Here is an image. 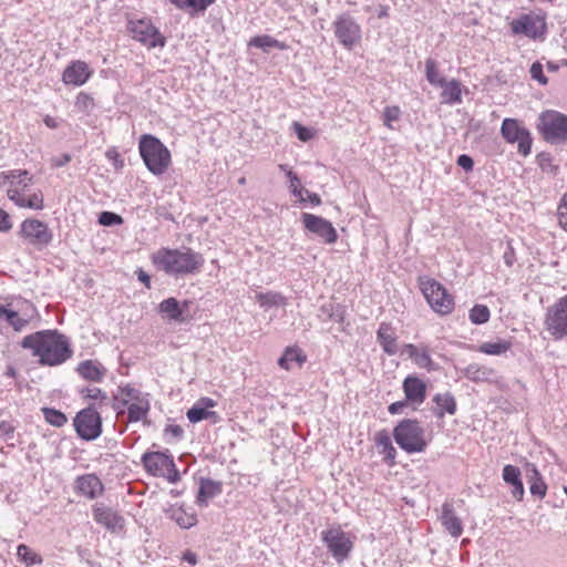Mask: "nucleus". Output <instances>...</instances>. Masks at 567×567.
Here are the masks:
<instances>
[{
    "mask_svg": "<svg viewBox=\"0 0 567 567\" xmlns=\"http://www.w3.org/2000/svg\"><path fill=\"white\" fill-rule=\"evenodd\" d=\"M21 347L31 351L41 365L56 367L68 361L73 350L66 336L58 330H41L25 336Z\"/></svg>",
    "mask_w": 567,
    "mask_h": 567,
    "instance_id": "f257e3e1",
    "label": "nucleus"
},
{
    "mask_svg": "<svg viewBox=\"0 0 567 567\" xmlns=\"http://www.w3.org/2000/svg\"><path fill=\"white\" fill-rule=\"evenodd\" d=\"M33 177L25 169H10L0 173V186L8 198L19 208L41 210L44 198L41 190L32 192Z\"/></svg>",
    "mask_w": 567,
    "mask_h": 567,
    "instance_id": "f03ea898",
    "label": "nucleus"
},
{
    "mask_svg": "<svg viewBox=\"0 0 567 567\" xmlns=\"http://www.w3.org/2000/svg\"><path fill=\"white\" fill-rule=\"evenodd\" d=\"M153 264L167 275L185 276L200 270L205 259L200 252L188 247L161 248L152 256Z\"/></svg>",
    "mask_w": 567,
    "mask_h": 567,
    "instance_id": "7ed1b4c3",
    "label": "nucleus"
},
{
    "mask_svg": "<svg viewBox=\"0 0 567 567\" xmlns=\"http://www.w3.org/2000/svg\"><path fill=\"white\" fill-rule=\"evenodd\" d=\"M138 152L146 168L156 176L163 175L172 163L169 150L152 134L140 137Z\"/></svg>",
    "mask_w": 567,
    "mask_h": 567,
    "instance_id": "20e7f679",
    "label": "nucleus"
},
{
    "mask_svg": "<svg viewBox=\"0 0 567 567\" xmlns=\"http://www.w3.org/2000/svg\"><path fill=\"white\" fill-rule=\"evenodd\" d=\"M395 443L408 454L422 453L427 446L425 430L415 419H404L393 429Z\"/></svg>",
    "mask_w": 567,
    "mask_h": 567,
    "instance_id": "39448f33",
    "label": "nucleus"
},
{
    "mask_svg": "<svg viewBox=\"0 0 567 567\" xmlns=\"http://www.w3.org/2000/svg\"><path fill=\"white\" fill-rule=\"evenodd\" d=\"M417 282L421 292L434 312L445 316L453 311V296L447 292L441 282L429 276H420Z\"/></svg>",
    "mask_w": 567,
    "mask_h": 567,
    "instance_id": "423d86ee",
    "label": "nucleus"
},
{
    "mask_svg": "<svg viewBox=\"0 0 567 567\" xmlns=\"http://www.w3.org/2000/svg\"><path fill=\"white\" fill-rule=\"evenodd\" d=\"M145 471L155 477H165L169 483L175 484L181 480L174 457L167 452H145L141 457Z\"/></svg>",
    "mask_w": 567,
    "mask_h": 567,
    "instance_id": "0eeeda50",
    "label": "nucleus"
},
{
    "mask_svg": "<svg viewBox=\"0 0 567 567\" xmlns=\"http://www.w3.org/2000/svg\"><path fill=\"white\" fill-rule=\"evenodd\" d=\"M537 128L543 138L551 144L567 141V115L547 110L539 114Z\"/></svg>",
    "mask_w": 567,
    "mask_h": 567,
    "instance_id": "6e6552de",
    "label": "nucleus"
},
{
    "mask_svg": "<svg viewBox=\"0 0 567 567\" xmlns=\"http://www.w3.org/2000/svg\"><path fill=\"white\" fill-rule=\"evenodd\" d=\"M320 536L329 554L338 564L344 563L350 557L353 550V540L340 526L324 529Z\"/></svg>",
    "mask_w": 567,
    "mask_h": 567,
    "instance_id": "1a4fd4ad",
    "label": "nucleus"
},
{
    "mask_svg": "<svg viewBox=\"0 0 567 567\" xmlns=\"http://www.w3.org/2000/svg\"><path fill=\"white\" fill-rule=\"evenodd\" d=\"M18 235L25 244L37 249L48 247L53 240V233L48 224L37 218L24 219L20 224Z\"/></svg>",
    "mask_w": 567,
    "mask_h": 567,
    "instance_id": "9d476101",
    "label": "nucleus"
},
{
    "mask_svg": "<svg viewBox=\"0 0 567 567\" xmlns=\"http://www.w3.org/2000/svg\"><path fill=\"white\" fill-rule=\"evenodd\" d=\"M127 30L134 40L141 42L148 49L164 48L166 44V38L148 18L128 20Z\"/></svg>",
    "mask_w": 567,
    "mask_h": 567,
    "instance_id": "9b49d317",
    "label": "nucleus"
},
{
    "mask_svg": "<svg viewBox=\"0 0 567 567\" xmlns=\"http://www.w3.org/2000/svg\"><path fill=\"white\" fill-rule=\"evenodd\" d=\"M501 135L508 144L517 143V151L520 155L528 156L530 154L532 134L517 118H504L501 125Z\"/></svg>",
    "mask_w": 567,
    "mask_h": 567,
    "instance_id": "f8f14e48",
    "label": "nucleus"
},
{
    "mask_svg": "<svg viewBox=\"0 0 567 567\" xmlns=\"http://www.w3.org/2000/svg\"><path fill=\"white\" fill-rule=\"evenodd\" d=\"M73 424L76 434L84 441L96 440L102 434V417L93 406L78 412Z\"/></svg>",
    "mask_w": 567,
    "mask_h": 567,
    "instance_id": "ddd939ff",
    "label": "nucleus"
},
{
    "mask_svg": "<svg viewBox=\"0 0 567 567\" xmlns=\"http://www.w3.org/2000/svg\"><path fill=\"white\" fill-rule=\"evenodd\" d=\"M337 41L346 49L351 50L362 37L360 24L349 13L337 16L332 23Z\"/></svg>",
    "mask_w": 567,
    "mask_h": 567,
    "instance_id": "4468645a",
    "label": "nucleus"
},
{
    "mask_svg": "<svg viewBox=\"0 0 567 567\" xmlns=\"http://www.w3.org/2000/svg\"><path fill=\"white\" fill-rule=\"evenodd\" d=\"M545 326L554 340L567 338V295L547 309Z\"/></svg>",
    "mask_w": 567,
    "mask_h": 567,
    "instance_id": "2eb2a0df",
    "label": "nucleus"
},
{
    "mask_svg": "<svg viewBox=\"0 0 567 567\" xmlns=\"http://www.w3.org/2000/svg\"><path fill=\"white\" fill-rule=\"evenodd\" d=\"M301 220L306 230L319 237L323 243L334 244L338 240V233L328 219L310 213H303Z\"/></svg>",
    "mask_w": 567,
    "mask_h": 567,
    "instance_id": "dca6fc26",
    "label": "nucleus"
},
{
    "mask_svg": "<svg viewBox=\"0 0 567 567\" xmlns=\"http://www.w3.org/2000/svg\"><path fill=\"white\" fill-rule=\"evenodd\" d=\"M511 27L515 34H524L534 40L543 38L546 33V23L537 16L524 14L515 19Z\"/></svg>",
    "mask_w": 567,
    "mask_h": 567,
    "instance_id": "f3484780",
    "label": "nucleus"
},
{
    "mask_svg": "<svg viewBox=\"0 0 567 567\" xmlns=\"http://www.w3.org/2000/svg\"><path fill=\"white\" fill-rule=\"evenodd\" d=\"M217 402L208 396H203L187 411L186 415L190 423H198L204 420H209L212 423H217L219 420L218 414L209 409L215 408Z\"/></svg>",
    "mask_w": 567,
    "mask_h": 567,
    "instance_id": "a211bd4d",
    "label": "nucleus"
},
{
    "mask_svg": "<svg viewBox=\"0 0 567 567\" xmlns=\"http://www.w3.org/2000/svg\"><path fill=\"white\" fill-rule=\"evenodd\" d=\"M93 71L84 61H72L62 73V82L66 85L82 86L92 76Z\"/></svg>",
    "mask_w": 567,
    "mask_h": 567,
    "instance_id": "6ab92c4d",
    "label": "nucleus"
},
{
    "mask_svg": "<svg viewBox=\"0 0 567 567\" xmlns=\"http://www.w3.org/2000/svg\"><path fill=\"white\" fill-rule=\"evenodd\" d=\"M74 489L79 495L95 499L103 493L104 486L95 474H84L76 477Z\"/></svg>",
    "mask_w": 567,
    "mask_h": 567,
    "instance_id": "aec40b11",
    "label": "nucleus"
},
{
    "mask_svg": "<svg viewBox=\"0 0 567 567\" xmlns=\"http://www.w3.org/2000/svg\"><path fill=\"white\" fill-rule=\"evenodd\" d=\"M403 353L406 354L419 368L429 372L436 371L437 365L432 360L427 346L404 344Z\"/></svg>",
    "mask_w": 567,
    "mask_h": 567,
    "instance_id": "412c9836",
    "label": "nucleus"
},
{
    "mask_svg": "<svg viewBox=\"0 0 567 567\" xmlns=\"http://www.w3.org/2000/svg\"><path fill=\"white\" fill-rule=\"evenodd\" d=\"M402 389L406 401L413 404H422L426 399V384L416 375H408L403 380Z\"/></svg>",
    "mask_w": 567,
    "mask_h": 567,
    "instance_id": "4be33fe9",
    "label": "nucleus"
},
{
    "mask_svg": "<svg viewBox=\"0 0 567 567\" xmlns=\"http://www.w3.org/2000/svg\"><path fill=\"white\" fill-rule=\"evenodd\" d=\"M75 371L82 379L95 383L102 382L107 373L106 368L101 362L91 359L81 361Z\"/></svg>",
    "mask_w": 567,
    "mask_h": 567,
    "instance_id": "5701e85b",
    "label": "nucleus"
},
{
    "mask_svg": "<svg viewBox=\"0 0 567 567\" xmlns=\"http://www.w3.org/2000/svg\"><path fill=\"white\" fill-rule=\"evenodd\" d=\"M223 492V485L218 481L212 478L202 477L199 480L198 492L196 496V503L200 507L208 506L209 502L220 495Z\"/></svg>",
    "mask_w": 567,
    "mask_h": 567,
    "instance_id": "b1692460",
    "label": "nucleus"
},
{
    "mask_svg": "<svg viewBox=\"0 0 567 567\" xmlns=\"http://www.w3.org/2000/svg\"><path fill=\"white\" fill-rule=\"evenodd\" d=\"M398 337L393 327L388 322H381L377 331V341L388 355L398 353Z\"/></svg>",
    "mask_w": 567,
    "mask_h": 567,
    "instance_id": "393cba45",
    "label": "nucleus"
},
{
    "mask_svg": "<svg viewBox=\"0 0 567 567\" xmlns=\"http://www.w3.org/2000/svg\"><path fill=\"white\" fill-rule=\"evenodd\" d=\"M93 516L97 524L103 525L112 532L123 527V518L111 508L96 506L93 509Z\"/></svg>",
    "mask_w": 567,
    "mask_h": 567,
    "instance_id": "a878e982",
    "label": "nucleus"
},
{
    "mask_svg": "<svg viewBox=\"0 0 567 567\" xmlns=\"http://www.w3.org/2000/svg\"><path fill=\"white\" fill-rule=\"evenodd\" d=\"M441 523L452 537L457 538L462 535V520L456 516L453 506L449 503L442 506Z\"/></svg>",
    "mask_w": 567,
    "mask_h": 567,
    "instance_id": "bb28decb",
    "label": "nucleus"
},
{
    "mask_svg": "<svg viewBox=\"0 0 567 567\" xmlns=\"http://www.w3.org/2000/svg\"><path fill=\"white\" fill-rule=\"evenodd\" d=\"M167 516L181 528H190L197 523L196 514L183 505H173L166 511Z\"/></svg>",
    "mask_w": 567,
    "mask_h": 567,
    "instance_id": "cd10ccee",
    "label": "nucleus"
},
{
    "mask_svg": "<svg viewBox=\"0 0 567 567\" xmlns=\"http://www.w3.org/2000/svg\"><path fill=\"white\" fill-rule=\"evenodd\" d=\"M346 306L330 301L322 303L319 307V312L317 317L322 322L334 321L337 323H343L346 320Z\"/></svg>",
    "mask_w": 567,
    "mask_h": 567,
    "instance_id": "c85d7f7f",
    "label": "nucleus"
},
{
    "mask_svg": "<svg viewBox=\"0 0 567 567\" xmlns=\"http://www.w3.org/2000/svg\"><path fill=\"white\" fill-rule=\"evenodd\" d=\"M158 312L164 319L169 321L182 323L185 320L184 308L181 307L179 301L174 297L164 299L158 305Z\"/></svg>",
    "mask_w": 567,
    "mask_h": 567,
    "instance_id": "c756f323",
    "label": "nucleus"
},
{
    "mask_svg": "<svg viewBox=\"0 0 567 567\" xmlns=\"http://www.w3.org/2000/svg\"><path fill=\"white\" fill-rule=\"evenodd\" d=\"M147 398H150L148 393L142 392L140 389L135 388L130 383L125 385H120L117 389V394L115 395V399L123 406H127L131 403H136L140 400H144Z\"/></svg>",
    "mask_w": 567,
    "mask_h": 567,
    "instance_id": "7c9ffc66",
    "label": "nucleus"
},
{
    "mask_svg": "<svg viewBox=\"0 0 567 567\" xmlns=\"http://www.w3.org/2000/svg\"><path fill=\"white\" fill-rule=\"evenodd\" d=\"M375 446L380 454H383V460L389 465L395 463L396 450L392 444L391 437L386 431H380L375 435Z\"/></svg>",
    "mask_w": 567,
    "mask_h": 567,
    "instance_id": "2f4dec72",
    "label": "nucleus"
},
{
    "mask_svg": "<svg viewBox=\"0 0 567 567\" xmlns=\"http://www.w3.org/2000/svg\"><path fill=\"white\" fill-rule=\"evenodd\" d=\"M433 401L437 406L434 410L435 416L443 417L445 413L451 415L456 413V401L451 392L437 393L434 395Z\"/></svg>",
    "mask_w": 567,
    "mask_h": 567,
    "instance_id": "473e14b6",
    "label": "nucleus"
},
{
    "mask_svg": "<svg viewBox=\"0 0 567 567\" xmlns=\"http://www.w3.org/2000/svg\"><path fill=\"white\" fill-rule=\"evenodd\" d=\"M440 87L443 89L441 93L442 103L455 105L462 102V84L460 81L455 79L445 81V84Z\"/></svg>",
    "mask_w": 567,
    "mask_h": 567,
    "instance_id": "72a5a7b5",
    "label": "nucleus"
},
{
    "mask_svg": "<svg viewBox=\"0 0 567 567\" xmlns=\"http://www.w3.org/2000/svg\"><path fill=\"white\" fill-rule=\"evenodd\" d=\"M279 169L282 171L288 179V189L290 194L298 199L301 206H306V198H301V181L296 172H293L287 164H280Z\"/></svg>",
    "mask_w": 567,
    "mask_h": 567,
    "instance_id": "f704fd0d",
    "label": "nucleus"
},
{
    "mask_svg": "<svg viewBox=\"0 0 567 567\" xmlns=\"http://www.w3.org/2000/svg\"><path fill=\"white\" fill-rule=\"evenodd\" d=\"M177 9L188 11L192 16L203 14L215 0H168Z\"/></svg>",
    "mask_w": 567,
    "mask_h": 567,
    "instance_id": "c9c22d12",
    "label": "nucleus"
},
{
    "mask_svg": "<svg viewBox=\"0 0 567 567\" xmlns=\"http://www.w3.org/2000/svg\"><path fill=\"white\" fill-rule=\"evenodd\" d=\"M0 321L8 323L14 331H21L28 324V320L21 318L10 305L2 303H0Z\"/></svg>",
    "mask_w": 567,
    "mask_h": 567,
    "instance_id": "e433bc0d",
    "label": "nucleus"
},
{
    "mask_svg": "<svg viewBox=\"0 0 567 567\" xmlns=\"http://www.w3.org/2000/svg\"><path fill=\"white\" fill-rule=\"evenodd\" d=\"M493 369L481 365L478 363H471L464 369V375L473 382H486L494 377Z\"/></svg>",
    "mask_w": 567,
    "mask_h": 567,
    "instance_id": "4c0bfd02",
    "label": "nucleus"
},
{
    "mask_svg": "<svg viewBox=\"0 0 567 567\" xmlns=\"http://www.w3.org/2000/svg\"><path fill=\"white\" fill-rule=\"evenodd\" d=\"M127 408V421L130 423H135L143 421L148 415L151 410V400L150 398L140 400L136 403H131Z\"/></svg>",
    "mask_w": 567,
    "mask_h": 567,
    "instance_id": "58836bf2",
    "label": "nucleus"
},
{
    "mask_svg": "<svg viewBox=\"0 0 567 567\" xmlns=\"http://www.w3.org/2000/svg\"><path fill=\"white\" fill-rule=\"evenodd\" d=\"M529 492L533 496L544 498L547 493V485L535 465H532L528 474Z\"/></svg>",
    "mask_w": 567,
    "mask_h": 567,
    "instance_id": "ea45409f",
    "label": "nucleus"
},
{
    "mask_svg": "<svg viewBox=\"0 0 567 567\" xmlns=\"http://www.w3.org/2000/svg\"><path fill=\"white\" fill-rule=\"evenodd\" d=\"M249 47L261 49L264 52H269L271 49L286 50L287 45L284 42L278 41L277 39L270 35H256L251 38L248 42Z\"/></svg>",
    "mask_w": 567,
    "mask_h": 567,
    "instance_id": "a19ab883",
    "label": "nucleus"
},
{
    "mask_svg": "<svg viewBox=\"0 0 567 567\" xmlns=\"http://www.w3.org/2000/svg\"><path fill=\"white\" fill-rule=\"evenodd\" d=\"M511 348V341L498 339L497 341L483 342L480 346L478 351L487 355H501L507 352Z\"/></svg>",
    "mask_w": 567,
    "mask_h": 567,
    "instance_id": "79ce46f5",
    "label": "nucleus"
},
{
    "mask_svg": "<svg viewBox=\"0 0 567 567\" xmlns=\"http://www.w3.org/2000/svg\"><path fill=\"white\" fill-rule=\"evenodd\" d=\"M256 299L264 308L280 307L287 302L286 297L276 291L259 292L256 295Z\"/></svg>",
    "mask_w": 567,
    "mask_h": 567,
    "instance_id": "37998d69",
    "label": "nucleus"
},
{
    "mask_svg": "<svg viewBox=\"0 0 567 567\" xmlns=\"http://www.w3.org/2000/svg\"><path fill=\"white\" fill-rule=\"evenodd\" d=\"M306 360V357L302 354V351L298 348H287L284 354L279 358L278 364L280 368L285 370L291 369V363L297 362L302 364Z\"/></svg>",
    "mask_w": 567,
    "mask_h": 567,
    "instance_id": "c03bdc74",
    "label": "nucleus"
},
{
    "mask_svg": "<svg viewBox=\"0 0 567 567\" xmlns=\"http://www.w3.org/2000/svg\"><path fill=\"white\" fill-rule=\"evenodd\" d=\"M17 556L27 567L41 565L43 563L42 557L25 544H20L17 547Z\"/></svg>",
    "mask_w": 567,
    "mask_h": 567,
    "instance_id": "a18cd8bd",
    "label": "nucleus"
},
{
    "mask_svg": "<svg viewBox=\"0 0 567 567\" xmlns=\"http://www.w3.org/2000/svg\"><path fill=\"white\" fill-rule=\"evenodd\" d=\"M425 76L429 83L434 86H441L445 84L446 81L443 76H441L436 62L433 59H427L425 61Z\"/></svg>",
    "mask_w": 567,
    "mask_h": 567,
    "instance_id": "49530a36",
    "label": "nucleus"
},
{
    "mask_svg": "<svg viewBox=\"0 0 567 567\" xmlns=\"http://www.w3.org/2000/svg\"><path fill=\"white\" fill-rule=\"evenodd\" d=\"M468 318L474 324H484L489 320L491 311L487 306L477 303L470 310Z\"/></svg>",
    "mask_w": 567,
    "mask_h": 567,
    "instance_id": "de8ad7c7",
    "label": "nucleus"
},
{
    "mask_svg": "<svg viewBox=\"0 0 567 567\" xmlns=\"http://www.w3.org/2000/svg\"><path fill=\"white\" fill-rule=\"evenodd\" d=\"M45 421L56 427L63 426L68 419L63 412L53 408H43L42 409Z\"/></svg>",
    "mask_w": 567,
    "mask_h": 567,
    "instance_id": "09e8293b",
    "label": "nucleus"
},
{
    "mask_svg": "<svg viewBox=\"0 0 567 567\" xmlns=\"http://www.w3.org/2000/svg\"><path fill=\"white\" fill-rule=\"evenodd\" d=\"M123 221L121 215L109 210L100 213L97 217V223L105 227L118 226L122 225Z\"/></svg>",
    "mask_w": 567,
    "mask_h": 567,
    "instance_id": "8fccbe9b",
    "label": "nucleus"
},
{
    "mask_svg": "<svg viewBox=\"0 0 567 567\" xmlns=\"http://www.w3.org/2000/svg\"><path fill=\"white\" fill-rule=\"evenodd\" d=\"M502 477L506 484H515L522 478L520 470L517 466L507 464L503 467Z\"/></svg>",
    "mask_w": 567,
    "mask_h": 567,
    "instance_id": "3c124183",
    "label": "nucleus"
},
{
    "mask_svg": "<svg viewBox=\"0 0 567 567\" xmlns=\"http://www.w3.org/2000/svg\"><path fill=\"white\" fill-rule=\"evenodd\" d=\"M401 109L396 105L386 106L383 111V124L388 128H393L392 123L400 120Z\"/></svg>",
    "mask_w": 567,
    "mask_h": 567,
    "instance_id": "603ef678",
    "label": "nucleus"
},
{
    "mask_svg": "<svg viewBox=\"0 0 567 567\" xmlns=\"http://www.w3.org/2000/svg\"><path fill=\"white\" fill-rule=\"evenodd\" d=\"M75 106L83 112H87L94 106V100L90 94L80 92L75 99Z\"/></svg>",
    "mask_w": 567,
    "mask_h": 567,
    "instance_id": "864d4df0",
    "label": "nucleus"
},
{
    "mask_svg": "<svg viewBox=\"0 0 567 567\" xmlns=\"http://www.w3.org/2000/svg\"><path fill=\"white\" fill-rule=\"evenodd\" d=\"M559 226L567 233V193L563 195L557 207Z\"/></svg>",
    "mask_w": 567,
    "mask_h": 567,
    "instance_id": "5fc2aeb1",
    "label": "nucleus"
},
{
    "mask_svg": "<svg viewBox=\"0 0 567 567\" xmlns=\"http://www.w3.org/2000/svg\"><path fill=\"white\" fill-rule=\"evenodd\" d=\"M184 430L178 424H168L164 429V436L166 441H179L183 439Z\"/></svg>",
    "mask_w": 567,
    "mask_h": 567,
    "instance_id": "6e6d98bb",
    "label": "nucleus"
},
{
    "mask_svg": "<svg viewBox=\"0 0 567 567\" xmlns=\"http://www.w3.org/2000/svg\"><path fill=\"white\" fill-rule=\"evenodd\" d=\"M79 393L89 400H100L101 402L106 399V393L103 392L100 388H83L79 391Z\"/></svg>",
    "mask_w": 567,
    "mask_h": 567,
    "instance_id": "4d7b16f0",
    "label": "nucleus"
},
{
    "mask_svg": "<svg viewBox=\"0 0 567 567\" xmlns=\"http://www.w3.org/2000/svg\"><path fill=\"white\" fill-rule=\"evenodd\" d=\"M105 157L107 158V161H110L112 163L113 167L116 171H121L125 165L124 159L121 156V154L118 153V151L116 150V147L109 148L105 152Z\"/></svg>",
    "mask_w": 567,
    "mask_h": 567,
    "instance_id": "13d9d810",
    "label": "nucleus"
},
{
    "mask_svg": "<svg viewBox=\"0 0 567 567\" xmlns=\"http://www.w3.org/2000/svg\"><path fill=\"white\" fill-rule=\"evenodd\" d=\"M529 72L532 79L537 81L539 84L545 85L548 83V79L544 74L543 64L540 62H534L530 66Z\"/></svg>",
    "mask_w": 567,
    "mask_h": 567,
    "instance_id": "bf43d9fd",
    "label": "nucleus"
},
{
    "mask_svg": "<svg viewBox=\"0 0 567 567\" xmlns=\"http://www.w3.org/2000/svg\"><path fill=\"white\" fill-rule=\"evenodd\" d=\"M293 130L297 137L302 142H308L313 138L315 133L311 128L303 126L302 124L295 122Z\"/></svg>",
    "mask_w": 567,
    "mask_h": 567,
    "instance_id": "052dcab7",
    "label": "nucleus"
},
{
    "mask_svg": "<svg viewBox=\"0 0 567 567\" xmlns=\"http://www.w3.org/2000/svg\"><path fill=\"white\" fill-rule=\"evenodd\" d=\"M503 261L507 267H513L517 260L516 252L511 241H507L503 251Z\"/></svg>",
    "mask_w": 567,
    "mask_h": 567,
    "instance_id": "680f3d73",
    "label": "nucleus"
},
{
    "mask_svg": "<svg viewBox=\"0 0 567 567\" xmlns=\"http://www.w3.org/2000/svg\"><path fill=\"white\" fill-rule=\"evenodd\" d=\"M457 165L463 168L465 172H470L474 167L473 158L467 154H462L457 157Z\"/></svg>",
    "mask_w": 567,
    "mask_h": 567,
    "instance_id": "e2e57ef3",
    "label": "nucleus"
},
{
    "mask_svg": "<svg viewBox=\"0 0 567 567\" xmlns=\"http://www.w3.org/2000/svg\"><path fill=\"white\" fill-rule=\"evenodd\" d=\"M11 228L12 223L9 214L0 208V233L9 231Z\"/></svg>",
    "mask_w": 567,
    "mask_h": 567,
    "instance_id": "0e129e2a",
    "label": "nucleus"
},
{
    "mask_svg": "<svg viewBox=\"0 0 567 567\" xmlns=\"http://www.w3.org/2000/svg\"><path fill=\"white\" fill-rule=\"evenodd\" d=\"M14 426L8 421L0 422V434L4 436L6 440H10L13 437Z\"/></svg>",
    "mask_w": 567,
    "mask_h": 567,
    "instance_id": "69168bd1",
    "label": "nucleus"
},
{
    "mask_svg": "<svg viewBox=\"0 0 567 567\" xmlns=\"http://www.w3.org/2000/svg\"><path fill=\"white\" fill-rule=\"evenodd\" d=\"M512 495L514 498H516L517 501H522L523 499V496H524V484L522 482V478L519 481H517L515 484H512Z\"/></svg>",
    "mask_w": 567,
    "mask_h": 567,
    "instance_id": "338daca9",
    "label": "nucleus"
},
{
    "mask_svg": "<svg viewBox=\"0 0 567 567\" xmlns=\"http://www.w3.org/2000/svg\"><path fill=\"white\" fill-rule=\"evenodd\" d=\"M72 159V156L69 153H64L59 157L52 158V166L54 167H63L68 163H70Z\"/></svg>",
    "mask_w": 567,
    "mask_h": 567,
    "instance_id": "774afa93",
    "label": "nucleus"
}]
</instances>
